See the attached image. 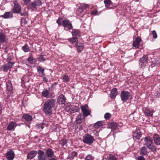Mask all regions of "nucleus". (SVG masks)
Masks as SVG:
<instances>
[{"label": "nucleus", "mask_w": 160, "mask_h": 160, "mask_svg": "<svg viewBox=\"0 0 160 160\" xmlns=\"http://www.w3.org/2000/svg\"><path fill=\"white\" fill-rule=\"evenodd\" d=\"M81 108L83 114V117L85 120L86 117L90 114L91 111L87 104L81 106Z\"/></svg>", "instance_id": "nucleus-3"}, {"label": "nucleus", "mask_w": 160, "mask_h": 160, "mask_svg": "<svg viewBox=\"0 0 160 160\" xmlns=\"http://www.w3.org/2000/svg\"><path fill=\"white\" fill-rule=\"evenodd\" d=\"M130 96V93L128 91H123L120 94V98L122 101L126 102Z\"/></svg>", "instance_id": "nucleus-5"}, {"label": "nucleus", "mask_w": 160, "mask_h": 160, "mask_svg": "<svg viewBox=\"0 0 160 160\" xmlns=\"http://www.w3.org/2000/svg\"><path fill=\"white\" fill-rule=\"evenodd\" d=\"M57 23L59 25H62V24H61L60 23V21L59 18H58L57 20Z\"/></svg>", "instance_id": "nucleus-55"}, {"label": "nucleus", "mask_w": 160, "mask_h": 160, "mask_svg": "<svg viewBox=\"0 0 160 160\" xmlns=\"http://www.w3.org/2000/svg\"><path fill=\"white\" fill-rule=\"evenodd\" d=\"M12 12H7L2 16V18H12L13 17Z\"/></svg>", "instance_id": "nucleus-26"}, {"label": "nucleus", "mask_w": 160, "mask_h": 160, "mask_svg": "<svg viewBox=\"0 0 160 160\" xmlns=\"http://www.w3.org/2000/svg\"><path fill=\"white\" fill-rule=\"evenodd\" d=\"M91 13L92 15H98L99 13H98V11L96 10H94L92 11Z\"/></svg>", "instance_id": "nucleus-50"}, {"label": "nucleus", "mask_w": 160, "mask_h": 160, "mask_svg": "<svg viewBox=\"0 0 160 160\" xmlns=\"http://www.w3.org/2000/svg\"><path fill=\"white\" fill-rule=\"evenodd\" d=\"M102 125V124L101 121H98L95 123L93 126L95 128L98 129Z\"/></svg>", "instance_id": "nucleus-35"}, {"label": "nucleus", "mask_w": 160, "mask_h": 160, "mask_svg": "<svg viewBox=\"0 0 160 160\" xmlns=\"http://www.w3.org/2000/svg\"><path fill=\"white\" fill-rule=\"evenodd\" d=\"M154 143L157 145H160V137L157 134H155L153 136Z\"/></svg>", "instance_id": "nucleus-20"}, {"label": "nucleus", "mask_w": 160, "mask_h": 160, "mask_svg": "<svg viewBox=\"0 0 160 160\" xmlns=\"http://www.w3.org/2000/svg\"><path fill=\"white\" fill-rule=\"evenodd\" d=\"M14 64L13 62H8L4 65L2 67L3 71L5 72H7L9 69L12 68Z\"/></svg>", "instance_id": "nucleus-9"}, {"label": "nucleus", "mask_w": 160, "mask_h": 160, "mask_svg": "<svg viewBox=\"0 0 160 160\" xmlns=\"http://www.w3.org/2000/svg\"><path fill=\"white\" fill-rule=\"evenodd\" d=\"M11 59L10 58H7V61L9 62H10Z\"/></svg>", "instance_id": "nucleus-57"}, {"label": "nucleus", "mask_w": 160, "mask_h": 160, "mask_svg": "<svg viewBox=\"0 0 160 160\" xmlns=\"http://www.w3.org/2000/svg\"><path fill=\"white\" fill-rule=\"evenodd\" d=\"M117 89L116 88H113L111 91L110 97L111 99H113L116 97L117 95Z\"/></svg>", "instance_id": "nucleus-21"}, {"label": "nucleus", "mask_w": 160, "mask_h": 160, "mask_svg": "<svg viewBox=\"0 0 160 160\" xmlns=\"http://www.w3.org/2000/svg\"><path fill=\"white\" fill-rule=\"evenodd\" d=\"M75 46L77 49L78 52H81L83 48V45L82 43L77 42L75 44Z\"/></svg>", "instance_id": "nucleus-24"}, {"label": "nucleus", "mask_w": 160, "mask_h": 160, "mask_svg": "<svg viewBox=\"0 0 160 160\" xmlns=\"http://www.w3.org/2000/svg\"><path fill=\"white\" fill-rule=\"evenodd\" d=\"M14 7L12 9V13H19L21 11V7L17 2H14Z\"/></svg>", "instance_id": "nucleus-7"}, {"label": "nucleus", "mask_w": 160, "mask_h": 160, "mask_svg": "<svg viewBox=\"0 0 160 160\" xmlns=\"http://www.w3.org/2000/svg\"><path fill=\"white\" fill-rule=\"evenodd\" d=\"M62 25L64 28H67L68 30L72 29L73 28L72 25L68 20H64L62 22Z\"/></svg>", "instance_id": "nucleus-8"}, {"label": "nucleus", "mask_w": 160, "mask_h": 160, "mask_svg": "<svg viewBox=\"0 0 160 160\" xmlns=\"http://www.w3.org/2000/svg\"><path fill=\"white\" fill-rule=\"evenodd\" d=\"M77 155V153L75 151L71 152L68 155V158L70 160H72Z\"/></svg>", "instance_id": "nucleus-27"}, {"label": "nucleus", "mask_w": 160, "mask_h": 160, "mask_svg": "<svg viewBox=\"0 0 160 160\" xmlns=\"http://www.w3.org/2000/svg\"><path fill=\"white\" fill-rule=\"evenodd\" d=\"M84 119L82 114H79L76 118L75 122L77 124H80L83 122Z\"/></svg>", "instance_id": "nucleus-22"}, {"label": "nucleus", "mask_w": 160, "mask_h": 160, "mask_svg": "<svg viewBox=\"0 0 160 160\" xmlns=\"http://www.w3.org/2000/svg\"><path fill=\"white\" fill-rule=\"evenodd\" d=\"M42 3L40 0H35L34 1L31 2L30 5V8L33 9H36L37 7L41 5Z\"/></svg>", "instance_id": "nucleus-10"}, {"label": "nucleus", "mask_w": 160, "mask_h": 160, "mask_svg": "<svg viewBox=\"0 0 160 160\" xmlns=\"http://www.w3.org/2000/svg\"><path fill=\"white\" fill-rule=\"evenodd\" d=\"M5 156L8 160H13L14 157V152L12 150H9L7 152Z\"/></svg>", "instance_id": "nucleus-12"}, {"label": "nucleus", "mask_w": 160, "mask_h": 160, "mask_svg": "<svg viewBox=\"0 0 160 160\" xmlns=\"http://www.w3.org/2000/svg\"><path fill=\"white\" fill-rule=\"evenodd\" d=\"M141 41V38L139 37H137L133 42V46L136 48H138L140 46V42Z\"/></svg>", "instance_id": "nucleus-18"}, {"label": "nucleus", "mask_w": 160, "mask_h": 160, "mask_svg": "<svg viewBox=\"0 0 160 160\" xmlns=\"http://www.w3.org/2000/svg\"><path fill=\"white\" fill-rule=\"evenodd\" d=\"M94 140V139L93 137L88 134H86L83 139V142L88 145L91 144Z\"/></svg>", "instance_id": "nucleus-4"}, {"label": "nucleus", "mask_w": 160, "mask_h": 160, "mask_svg": "<svg viewBox=\"0 0 160 160\" xmlns=\"http://www.w3.org/2000/svg\"><path fill=\"white\" fill-rule=\"evenodd\" d=\"M23 118L25 119L26 121L30 122L32 120V116L28 114H25L22 116Z\"/></svg>", "instance_id": "nucleus-28"}, {"label": "nucleus", "mask_w": 160, "mask_h": 160, "mask_svg": "<svg viewBox=\"0 0 160 160\" xmlns=\"http://www.w3.org/2000/svg\"><path fill=\"white\" fill-rule=\"evenodd\" d=\"M38 160H46V156L44 155V152L42 150H38Z\"/></svg>", "instance_id": "nucleus-13"}, {"label": "nucleus", "mask_w": 160, "mask_h": 160, "mask_svg": "<svg viewBox=\"0 0 160 160\" xmlns=\"http://www.w3.org/2000/svg\"><path fill=\"white\" fill-rule=\"evenodd\" d=\"M21 23L26 24L27 23V21L25 18H22L21 21Z\"/></svg>", "instance_id": "nucleus-47"}, {"label": "nucleus", "mask_w": 160, "mask_h": 160, "mask_svg": "<svg viewBox=\"0 0 160 160\" xmlns=\"http://www.w3.org/2000/svg\"><path fill=\"white\" fill-rule=\"evenodd\" d=\"M25 4L29 3L31 0H22Z\"/></svg>", "instance_id": "nucleus-54"}, {"label": "nucleus", "mask_w": 160, "mask_h": 160, "mask_svg": "<svg viewBox=\"0 0 160 160\" xmlns=\"http://www.w3.org/2000/svg\"><path fill=\"white\" fill-rule=\"evenodd\" d=\"M7 89L9 91H10L12 89V85L10 82H8L6 83Z\"/></svg>", "instance_id": "nucleus-36"}, {"label": "nucleus", "mask_w": 160, "mask_h": 160, "mask_svg": "<svg viewBox=\"0 0 160 160\" xmlns=\"http://www.w3.org/2000/svg\"><path fill=\"white\" fill-rule=\"evenodd\" d=\"M68 105L70 108L69 111L71 113H73L78 112L79 109L78 106H77L71 104H70Z\"/></svg>", "instance_id": "nucleus-11"}, {"label": "nucleus", "mask_w": 160, "mask_h": 160, "mask_svg": "<svg viewBox=\"0 0 160 160\" xmlns=\"http://www.w3.org/2000/svg\"><path fill=\"white\" fill-rule=\"evenodd\" d=\"M142 136V133L139 129L136 130L133 133V137L134 139H139Z\"/></svg>", "instance_id": "nucleus-17"}, {"label": "nucleus", "mask_w": 160, "mask_h": 160, "mask_svg": "<svg viewBox=\"0 0 160 160\" xmlns=\"http://www.w3.org/2000/svg\"><path fill=\"white\" fill-rule=\"evenodd\" d=\"M119 125L118 124L115 122H113L111 123L110 125V128L112 129L115 130L118 128Z\"/></svg>", "instance_id": "nucleus-31"}, {"label": "nucleus", "mask_w": 160, "mask_h": 160, "mask_svg": "<svg viewBox=\"0 0 160 160\" xmlns=\"http://www.w3.org/2000/svg\"><path fill=\"white\" fill-rule=\"evenodd\" d=\"M144 113L146 116L152 117L153 115V112L151 109L148 108H145L144 110Z\"/></svg>", "instance_id": "nucleus-14"}, {"label": "nucleus", "mask_w": 160, "mask_h": 160, "mask_svg": "<svg viewBox=\"0 0 160 160\" xmlns=\"http://www.w3.org/2000/svg\"><path fill=\"white\" fill-rule=\"evenodd\" d=\"M82 9H86L88 7V6L87 4H82L80 6Z\"/></svg>", "instance_id": "nucleus-48"}, {"label": "nucleus", "mask_w": 160, "mask_h": 160, "mask_svg": "<svg viewBox=\"0 0 160 160\" xmlns=\"http://www.w3.org/2000/svg\"><path fill=\"white\" fill-rule=\"evenodd\" d=\"M36 127L39 129H42L44 128L43 125L42 124H37Z\"/></svg>", "instance_id": "nucleus-51"}, {"label": "nucleus", "mask_w": 160, "mask_h": 160, "mask_svg": "<svg viewBox=\"0 0 160 160\" xmlns=\"http://www.w3.org/2000/svg\"><path fill=\"white\" fill-rule=\"evenodd\" d=\"M152 34L153 36V38L156 39L157 38V35L156 32L155 30H153L152 32Z\"/></svg>", "instance_id": "nucleus-46"}, {"label": "nucleus", "mask_w": 160, "mask_h": 160, "mask_svg": "<svg viewBox=\"0 0 160 160\" xmlns=\"http://www.w3.org/2000/svg\"><path fill=\"white\" fill-rule=\"evenodd\" d=\"M2 15H0V17H2Z\"/></svg>", "instance_id": "nucleus-60"}, {"label": "nucleus", "mask_w": 160, "mask_h": 160, "mask_svg": "<svg viewBox=\"0 0 160 160\" xmlns=\"http://www.w3.org/2000/svg\"><path fill=\"white\" fill-rule=\"evenodd\" d=\"M72 34L73 37H80V32L78 30H73L72 32Z\"/></svg>", "instance_id": "nucleus-29"}, {"label": "nucleus", "mask_w": 160, "mask_h": 160, "mask_svg": "<svg viewBox=\"0 0 160 160\" xmlns=\"http://www.w3.org/2000/svg\"><path fill=\"white\" fill-rule=\"evenodd\" d=\"M20 13V14L22 16H24L25 14L24 12H21V13Z\"/></svg>", "instance_id": "nucleus-58"}, {"label": "nucleus", "mask_w": 160, "mask_h": 160, "mask_svg": "<svg viewBox=\"0 0 160 160\" xmlns=\"http://www.w3.org/2000/svg\"><path fill=\"white\" fill-rule=\"evenodd\" d=\"M111 115L109 113H106L104 115V118L106 119H109L111 117Z\"/></svg>", "instance_id": "nucleus-45"}, {"label": "nucleus", "mask_w": 160, "mask_h": 160, "mask_svg": "<svg viewBox=\"0 0 160 160\" xmlns=\"http://www.w3.org/2000/svg\"><path fill=\"white\" fill-rule=\"evenodd\" d=\"M148 153V150L147 148L145 147H142L140 150V154L142 155H145L147 154Z\"/></svg>", "instance_id": "nucleus-30"}, {"label": "nucleus", "mask_w": 160, "mask_h": 160, "mask_svg": "<svg viewBox=\"0 0 160 160\" xmlns=\"http://www.w3.org/2000/svg\"><path fill=\"white\" fill-rule=\"evenodd\" d=\"M109 158L110 160H118L115 156L111 154L109 155Z\"/></svg>", "instance_id": "nucleus-44"}, {"label": "nucleus", "mask_w": 160, "mask_h": 160, "mask_svg": "<svg viewBox=\"0 0 160 160\" xmlns=\"http://www.w3.org/2000/svg\"><path fill=\"white\" fill-rule=\"evenodd\" d=\"M145 141L144 145L147 148L152 152L156 151L157 149L156 147L153 144V141L152 138L150 137H146L144 139Z\"/></svg>", "instance_id": "nucleus-2"}, {"label": "nucleus", "mask_w": 160, "mask_h": 160, "mask_svg": "<svg viewBox=\"0 0 160 160\" xmlns=\"http://www.w3.org/2000/svg\"><path fill=\"white\" fill-rule=\"evenodd\" d=\"M17 126V124L16 122H11L7 126V129L9 131L14 130Z\"/></svg>", "instance_id": "nucleus-15"}, {"label": "nucleus", "mask_w": 160, "mask_h": 160, "mask_svg": "<svg viewBox=\"0 0 160 160\" xmlns=\"http://www.w3.org/2000/svg\"><path fill=\"white\" fill-rule=\"evenodd\" d=\"M93 157L90 155H87L86 158V160H92Z\"/></svg>", "instance_id": "nucleus-49"}, {"label": "nucleus", "mask_w": 160, "mask_h": 160, "mask_svg": "<svg viewBox=\"0 0 160 160\" xmlns=\"http://www.w3.org/2000/svg\"><path fill=\"white\" fill-rule=\"evenodd\" d=\"M105 7L108 8H110L109 7L112 4V3L111 0H105L104 1Z\"/></svg>", "instance_id": "nucleus-34"}, {"label": "nucleus", "mask_w": 160, "mask_h": 160, "mask_svg": "<svg viewBox=\"0 0 160 160\" xmlns=\"http://www.w3.org/2000/svg\"><path fill=\"white\" fill-rule=\"evenodd\" d=\"M138 160H145V158L142 156H139Z\"/></svg>", "instance_id": "nucleus-53"}, {"label": "nucleus", "mask_w": 160, "mask_h": 160, "mask_svg": "<svg viewBox=\"0 0 160 160\" xmlns=\"http://www.w3.org/2000/svg\"><path fill=\"white\" fill-rule=\"evenodd\" d=\"M43 81H45V82H48V79L47 78H46L43 77Z\"/></svg>", "instance_id": "nucleus-56"}, {"label": "nucleus", "mask_w": 160, "mask_h": 160, "mask_svg": "<svg viewBox=\"0 0 160 160\" xmlns=\"http://www.w3.org/2000/svg\"><path fill=\"white\" fill-rule=\"evenodd\" d=\"M56 100L54 99L47 100L44 102L42 109L46 114L50 115L52 114V108L55 105Z\"/></svg>", "instance_id": "nucleus-1"}, {"label": "nucleus", "mask_w": 160, "mask_h": 160, "mask_svg": "<svg viewBox=\"0 0 160 160\" xmlns=\"http://www.w3.org/2000/svg\"><path fill=\"white\" fill-rule=\"evenodd\" d=\"M46 153L47 156L50 158L52 157L54 155L53 151L52 149L49 148L47 149L46 151Z\"/></svg>", "instance_id": "nucleus-25"}, {"label": "nucleus", "mask_w": 160, "mask_h": 160, "mask_svg": "<svg viewBox=\"0 0 160 160\" xmlns=\"http://www.w3.org/2000/svg\"><path fill=\"white\" fill-rule=\"evenodd\" d=\"M23 50L25 52H28L30 51L29 48L27 44H26L22 48Z\"/></svg>", "instance_id": "nucleus-37"}, {"label": "nucleus", "mask_w": 160, "mask_h": 160, "mask_svg": "<svg viewBox=\"0 0 160 160\" xmlns=\"http://www.w3.org/2000/svg\"><path fill=\"white\" fill-rule=\"evenodd\" d=\"M148 58L147 55H144L139 60V66L140 68H144L147 64Z\"/></svg>", "instance_id": "nucleus-6"}, {"label": "nucleus", "mask_w": 160, "mask_h": 160, "mask_svg": "<svg viewBox=\"0 0 160 160\" xmlns=\"http://www.w3.org/2000/svg\"><path fill=\"white\" fill-rule=\"evenodd\" d=\"M37 71L39 73H41L42 74H43L44 72V69L43 68H42V67L40 66H39L37 68Z\"/></svg>", "instance_id": "nucleus-39"}, {"label": "nucleus", "mask_w": 160, "mask_h": 160, "mask_svg": "<svg viewBox=\"0 0 160 160\" xmlns=\"http://www.w3.org/2000/svg\"><path fill=\"white\" fill-rule=\"evenodd\" d=\"M49 160H56V159L54 158H51Z\"/></svg>", "instance_id": "nucleus-59"}, {"label": "nucleus", "mask_w": 160, "mask_h": 160, "mask_svg": "<svg viewBox=\"0 0 160 160\" xmlns=\"http://www.w3.org/2000/svg\"><path fill=\"white\" fill-rule=\"evenodd\" d=\"M27 60L29 62V63L31 64H36L37 62L36 59L34 58L33 56L31 54L27 59Z\"/></svg>", "instance_id": "nucleus-23"}, {"label": "nucleus", "mask_w": 160, "mask_h": 160, "mask_svg": "<svg viewBox=\"0 0 160 160\" xmlns=\"http://www.w3.org/2000/svg\"><path fill=\"white\" fill-rule=\"evenodd\" d=\"M62 79L63 81L66 82H68L69 81V79L68 76L64 75L62 76Z\"/></svg>", "instance_id": "nucleus-40"}, {"label": "nucleus", "mask_w": 160, "mask_h": 160, "mask_svg": "<svg viewBox=\"0 0 160 160\" xmlns=\"http://www.w3.org/2000/svg\"><path fill=\"white\" fill-rule=\"evenodd\" d=\"M57 100L58 103L59 104H62L65 102L66 99L64 96L63 94H61L58 97Z\"/></svg>", "instance_id": "nucleus-16"}, {"label": "nucleus", "mask_w": 160, "mask_h": 160, "mask_svg": "<svg viewBox=\"0 0 160 160\" xmlns=\"http://www.w3.org/2000/svg\"><path fill=\"white\" fill-rule=\"evenodd\" d=\"M38 152L35 150L30 151L27 155V158L29 159L33 158L37 154Z\"/></svg>", "instance_id": "nucleus-19"}, {"label": "nucleus", "mask_w": 160, "mask_h": 160, "mask_svg": "<svg viewBox=\"0 0 160 160\" xmlns=\"http://www.w3.org/2000/svg\"><path fill=\"white\" fill-rule=\"evenodd\" d=\"M67 141L66 139H63L60 141V143L62 146H63L67 143Z\"/></svg>", "instance_id": "nucleus-41"}, {"label": "nucleus", "mask_w": 160, "mask_h": 160, "mask_svg": "<svg viewBox=\"0 0 160 160\" xmlns=\"http://www.w3.org/2000/svg\"><path fill=\"white\" fill-rule=\"evenodd\" d=\"M69 41L72 43H74L75 42H78V38L76 37L73 36V38H72L68 39Z\"/></svg>", "instance_id": "nucleus-38"}, {"label": "nucleus", "mask_w": 160, "mask_h": 160, "mask_svg": "<svg viewBox=\"0 0 160 160\" xmlns=\"http://www.w3.org/2000/svg\"><path fill=\"white\" fill-rule=\"evenodd\" d=\"M38 60L41 62H43L45 60L43 55H40L38 58Z\"/></svg>", "instance_id": "nucleus-42"}, {"label": "nucleus", "mask_w": 160, "mask_h": 160, "mask_svg": "<svg viewBox=\"0 0 160 160\" xmlns=\"http://www.w3.org/2000/svg\"><path fill=\"white\" fill-rule=\"evenodd\" d=\"M6 37L4 34L2 32H0V42L3 43L5 42Z\"/></svg>", "instance_id": "nucleus-32"}, {"label": "nucleus", "mask_w": 160, "mask_h": 160, "mask_svg": "<svg viewBox=\"0 0 160 160\" xmlns=\"http://www.w3.org/2000/svg\"><path fill=\"white\" fill-rule=\"evenodd\" d=\"M160 62V60L159 58H156L152 62L154 64H158Z\"/></svg>", "instance_id": "nucleus-43"}, {"label": "nucleus", "mask_w": 160, "mask_h": 160, "mask_svg": "<svg viewBox=\"0 0 160 160\" xmlns=\"http://www.w3.org/2000/svg\"><path fill=\"white\" fill-rule=\"evenodd\" d=\"M42 93L43 97L47 98L48 97L49 92L48 90L45 89H44Z\"/></svg>", "instance_id": "nucleus-33"}, {"label": "nucleus", "mask_w": 160, "mask_h": 160, "mask_svg": "<svg viewBox=\"0 0 160 160\" xmlns=\"http://www.w3.org/2000/svg\"><path fill=\"white\" fill-rule=\"evenodd\" d=\"M83 9L81 7H79V8L77 12V13L78 14H79V12H82L83 11Z\"/></svg>", "instance_id": "nucleus-52"}]
</instances>
